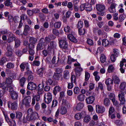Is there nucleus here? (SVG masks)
I'll use <instances>...</instances> for the list:
<instances>
[{
  "mask_svg": "<svg viewBox=\"0 0 126 126\" xmlns=\"http://www.w3.org/2000/svg\"><path fill=\"white\" fill-rule=\"evenodd\" d=\"M7 90L10 92L11 98L15 100L17 99L18 97V94L14 91L12 87L10 86L7 87Z\"/></svg>",
  "mask_w": 126,
  "mask_h": 126,
  "instance_id": "obj_1",
  "label": "nucleus"
},
{
  "mask_svg": "<svg viewBox=\"0 0 126 126\" xmlns=\"http://www.w3.org/2000/svg\"><path fill=\"white\" fill-rule=\"evenodd\" d=\"M5 72L6 74L10 77V78H12V79H18L19 78H18L16 73L12 72V71L9 69H6Z\"/></svg>",
  "mask_w": 126,
  "mask_h": 126,
  "instance_id": "obj_2",
  "label": "nucleus"
},
{
  "mask_svg": "<svg viewBox=\"0 0 126 126\" xmlns=\"http://www.w3.org/2000/svg\"><path fill=\"white\" fill-rule=\"evenodd\" d=\"M85 9L86 11H90L92 10V7L91 5L88 3L82 4L80 7V10L83 11Z\"/></svg>",
  "mask_w": 126,
  "mask_h": 126,
  "instance_id": "obj_3",
  "label": "nucleus"
},
{
  "mask_svg": "<svg viewBox=\"0 0 126 126\" xmlns=\"http://www.w3.org/2000/svg\"><path fill=\"white\" fill-rule=\"evenodd\" d=\"M60 47L62 49L66 50L68 49V44L67 41L63 40L58 39Z\"/></svg>",
  "mask_w": 126,
  "mask_h": 126,
  "instance_id": "obj_4",
  "label": "nucleus"
},
{
  "mask_svg": "<svg viewBox=\"0 0 126 126\" xmlns=\"http://www.w3.org/2000/svg\"><path fill=\"white\" fill-rule=\"evenodd\" d=\"M23 104L27 107L30 106V103L31 102V97L30 96H28L25 97L23 99Z\"/></svg>",
  "mask_w": 126,
  "mask_h": 126,
  "instance_id": "obj_5",
  "label": "nucleus"
},
{
  "mask_svg": "<svg viewBox=\"0 0 126 126\" xmlns=\"http://www.w3.org/2000/svg\"><path fill=\"white\" fill-rule=\"evenodd\" d=\"M125 94H126V91H122L119 93L118 95L119 100L120 101V104H124L125 101L124 97Z\"/></svg>",
  "mask_w": 126,
  "mask_h": 126,
  "instance_id": "obj_6",
  "label": "nucleus"
},
{
  "mask_svg": "<svg viewBox=\"0 0 126 126\" xmlns=\"http://www.w3.org/2000/svg\"><path fill=\"white\" fill-rule=\"evenodd\" d=\"M39 118L38 114L36 112H34L31 115L28 114L26 116V119L28 121H31Z\"/></svg>",
  "mask_w": 126,
  "mask_h": 126,
  "instance_id": "obj_7",
  "label": "nucleus"
},
{
  "mask_svg": "<svg viewBox=\"0 0 126 126\" xmlns=\"http://www.w3.org/2000/svg\"><path fill=\"white\" fill-rule=\"evenodd\" d=\"M52 99V95L50 93H48L46 94L44 96V102L48 104L51 101Z\"/></svg>",
  "mask_w": 126,
  "mask_h": 126,
  "instance_id": "obj_8",
  "label": "nucleus"
},
{
  "mask_svg": "<svg viewBox=\"0 0 126 126\" xmlns=\"http://www.w3.org/2000/svg\"><path fill=\"white\" fill-rule=\"evenodd\" d=\"M45 44L44 39H41L39 41V43L37 45L36 48L37 50L43 49L45 46Z\"/></svg>",
  "mask_w": 126,
  "mask_h": 126,
  "instance_id": "obj_9",
  "label": "nucleus"
},
{
  "mask_svg": "<svg viewBox=\"0 0 126 126\" xmlns=\"http://www.w3.org/2000/svg\"><path fill=\"white\" fill-rule=\"evenodd\" d=\"M7 104L8 107L11 108L12 110H16L17 109L18 105L16 102L12 103L9 101L8 102Z\"/></svg>",
  "mask_w": 126,
  "mask_h": 126,
  "instance_id": "obj_10",
  "label": "nucleus"
},
{
  "mask_svg": "<svg viewBox=\"0 0 126 126\" xmlns=\"http://www.w3.org/2000/svg\"><path fill=\"white\" fill-rule=\"evenodd\" d=\"M37 87L36 84L32 82H29L28 83L27 88L31 90H34L36 89Z\"/></svg>",
  "mask_w": 126,
  "mask_h": 126,
  "instance_id": "obj_11",
  "label": "nucleus"
},
{
  "mask_svg": "<svg viewBox=\"0 0 126 126\" xmlns=\"http://www.w3.org/2000/svg\"><path fill=\"white\" fill-rule=\"evenodd\" d=\"M85 114V112L83 111L80 113H78L75 115V118L77 120H79L82 117L84 116Z\"/></svg>",
  "mask_w": 126,
  "mask_h": 126,
  "instance_id": "obj_12",
  "label": "nucleus"
},
{
  "mask_svg": "<svg viewBox=\"0 0 126 126\" xmlns=\"http://www.w3.org/2000/svg\"><path fill=\"white\" fill-rule=\"evenodd\" d=\"M43 88V85H42L41 84H39L37 87L36 89L37 93L39 94H42L44 92Z\"/></svg>",
  "mask_w": 126,
  "mask_h": 126,
  "instance_id": "obj_13",
  "label": "nucleus"
},
{
  "mask_svg": "<svg viewBox=\"0 0 126 126\" xmlns=\"http://www.w3.org/2000/svg\"><path fill=\"white\" fill-rule=\"evenodd\" d=\"M96 111L98 113H102L104 112L105 108L103 106H101L99 105L96 106Z\"/></svg>",
  "mask_w": 126,
  "mask_h": 126,
  "instance_id": "obj_14",
  "label": "nucleus"
},
{
  "mask_svg": "<svg viewBox=\"0 0 126 126\" xmlns=\"http://www.w3.org/2000/svg\"><path fill=\"white\" fill-rule=\"evenodd\" d=\"M95 100L94 97L93 96H90L87 97L86 99V103L89 104L93 103Z\"/></svg>",
  "mask_w": 126,
  "mask_h": 126,
  "instance_id": "obj_15",
  "label": "nucleus"
},
{
  "mask_svg": "<svg viewBox=\"0 0 126 126\" xmlns=\"http://www.w3.org/2000/svg\"><path fill=\"white\" fill-rule=\"evenodd\" d=\"M96 10L99 12L102 11L105 9V6L102 4L96 5Z\"/></svg>",
  "mask_w": 126,
  "mask_h": 126,
  "instance_id": "obj_16",
  "label": "nucleus"
},
{
  "mask_svg": "<svg viewBox=\"0 0 126 126\" xmlns=\"http://www.w3.org/2000/svg\"><path fill=\"white\" fill-rule=\"evenodd\" d=\"M116 4L114 3H112L110 7L109 8V9L110 12L111 13H113L116 11L115 7L116 6Z\"/></svg>",
  "mask_w": 126,
  "mask_h": 126,
  "instance_id": "obj_17",
  "label": "nucleus"
},
{
  "mask_svg": "<svg viewBox=\"0 0 126 126\" xmlns=\"http://www.w3.org/2000/svg\"><path fill=\"white\" fill-rule=\"evenodd\" d=\"M61 90V88L59 86H56L54 88L53 91L54 94L55 95L57 93L60 92Z\"/></svg>",
  "mask_w": 126,
  "mask_h": 126,
  "instance_id": "obj_18",
  "label": "nucleus"
},
{
  "mask_svg": "<svg viewBox=\"0 0 126 126\" xmlns=\"http://www.w3.org/2000/svg\"><path fill=\"white\" fill-rule=\"evenodd\" d=\"M30 30V27L28 25H25L23 34L25 35H27Z\"/></svg>",
  "mask_w": 126,
  "mask_h": 126,
  "instance_id": "obj_19",
  "label": "nucleus"
},
{
  "mask_svg": "<svg viewBox=\"0 0 126 126\" xmlns=\"http://www.w3.org/2000/svg\"><path fill=\"white\" fill-rule=\"evenodd\" d=\"M104 105L106 107H109L110 105V101L109 98L106 97L103 100Z\"/></svg>",
  "mask_w": 126,
  "mask_h": 126,
  "instance_id": "obj_20",
  "label": "nucleus"
},
{
  "mask_svg": "<svg viewBox=\"0 0 126 126\" xmlns=\"http://www.w3.org/2000/svg\"><path fill=\"white\" fill-rule=\"evenodd\" d=\"M62 104L63 105L67 107H69L70 106V104L69 103L66 98L62 99Z\"/></svg>",
  "mask_w": 126,
  "mask_h": 126,
  "instance_id": "obj_21",
  "label": "nucleus"
},
{
  "mask_svg": "<svg viewBox=\"0 0 126 126\" xmlns=\"http://www.w3.org/2000/svg\"><path fill=\"white\" fill-rule=\"evenodd\" d=\"M67 37L68 39L72 42H76L77 41V40L72 35L69 34L67 35Z\"/></svg>",
  "mask_w": 126,
  "mask_h": 126,
  "instance_id": "obj_22",
  "label": "nucleus"
},
{
  "mask_svg": "<svg viewBox=\"0 0 126 126\" xmlns=\"http://www.w3.org/2000/svg\"><path fill=\"white\" fill-rule=\"evenodd\" d=\"M26 81V78L24 77H22L19 80V83L20 86L21 87H24Z\"/></svg>",
  "mask_w": 126,
  "mask_h": 126,
  "instance_id": "obj_23",
  "label": "nucleus"
},
{
  "mask_svg": "<svg viewBox=\"0 0 126 126\" xmlns=\"http://www.w3.org/2000/svg\"><path fill=\"white\" fill-rule=\"evenodd\" d=\"M15 66L14 63L10 62L8 63L6 65V67L8 69H13Z\"/></svg>",
  "mask_w": 126,
  "mask_h": 126,
  "instance_id": "obj_24",
  "label": "nucleus"
},
{
  "mask_svg": "<svg viewBox=\"0 0 126 126\" xmlns=\"http://www.w3.org/2000/svg\"><path fill=\"white\" fill-rule=\"evenodd\" d=\"M28 63H23L20 64V67L21 70L22 69L24 70L26 66V69L27 70H28Z\"/></svg>",
  "mask_w": 126,
  "mask_h": 126,
  "instance_id": "obj_25",
  "label": "nucleus"
},
{
  "mask_svg": "<svg viewBox=\"0 0 126 126\" xmlns=\"http://www.w3.org/2000/svg\"><path fill=\"white\" fill-rule=\"evenodd\" d=\"M6 87H3L2 88L3 90H0V98H3L4 95L6 92L5 89Z\"/></svg>",
  "mask_w": 126,
  "mask_h": 126,
  "instance_id": "obj_26",
  "label": "nucleus"
},
{
  "mask_svg": "<svg viewBox=\"0 0 126 126\" xmlns=\"http://www.w3.org/2000/svg\"><path fill=\"white\" fill-rule=\"evenodd\" d=\"M4 4L6 6H10L11 8L13 7L12 5V3L11 2V0H5Z\"/></svg>",
  "mask_w": 126,
  "mask_h": 126,
  "instance_id": "obj_27",
  "label": "nucleus"
},
{
  "mask_svg": "<svg viewBox=\"0 0 126 126\" xmlns=\"http://www.w3.org/2000/svg\"><path fill=\"white\" fill-rule=\"evenodd\" d=\"M85 97V95L83 94H80L77 97L78 99L80 101H84Z\"/></svg>",
  "mask_w": 126,
  "mask_h": 126,
  "instance_id": "obj_28",
  "label": "nucleus"
},
{
  "mask_svg": "<svg viewBox=\"0 0 126 126\" xmlns=\"http://www.w3.org/2000/svg\"><path fill=\"white\" fill-rule=\"evenodd\" d=\"M83 104L81 102H79L78 103L77 105L76 109L78 111L80 110L83 107Z\"/></svg>",
  "mask_w": 126,
  "mask_h": 126,
  "instance_id": "obj_29",
  "label": "nucleus"
},
{
  "mask_svg": "<svg viewBox=\"0 0 126 126\" xmlns=\"http://www.w3.org/2000/svg\"><path fill=\"white\" fill-rule=\"evenodd\" d=\"M102 45L103 46L106 47L109 46V41L106 39H104L102 41Z\"/></svg>",
  "mask_w": 126,
  "mask_h": 126,
  "instance_id": "obj_30",
  "label": "nucleus"
},
{
  "mask_svg": "<svg viewBox=\"0 0 126 126\" xmlns=\"http://www.w3.org/2000/svg\"><path fill=\"white\" fill-rule=\"evenodd\" d=\"M63 77L65 79H67L69 78V73L68 70H66L64 71L63 73Z\"/></svg>",
  "mask_w": 126,
  "mask_h": 126,
  "instance_id": "obj_31",
  "label": "nucleus"
},
{
  "mask_svg": "<svg viewBox=\"0 0 126 126\" xmlns=\"http://www.w3.org/2000/svg\"><path fill=\"white\" fill-rule=\"evenodd\" d=\"M49 46L50 47L55 49L56 48L57 44L55 42L52 41L50 42Z\"/></svg>",
  "mask_w": 126,
  "mask_h": 126,
  "instance_id": "obj_32",
  "label": "nucleus"
},
{
  "mask_svg": "<svg viewBox=\"0 0 126 126\" xmlns=\"http://www.w3.org/2000/svg\"><path fill=\"white\" fill-rule=\"evenodd\" d=\"M15 47L16 48H17L20 46L21 42L20 40L17 38H16L15 41Z\"/></svg>",
  "mask_w": 126,
  "mask_h": 126,
  "instance_id": "obj_33",
  "label": "nucleus"
},
{
  "mask_svg": "<svg viewBox=\"0 0 126 126\" xmlns=\"http://www.w3.org/2000/svg\"><path fill=\"white\" fill-rule=\"evenodd\" d=\"M45 68L42 67L39 69L37 71L38 74L40 77H42L43 74V73L45 70Z\"/></svg>",
  "mask_w": 126,
  "mask_h": 126,
  "instance_id": "obj_34",
  "label": "nucleus"
},
{
  "mask_svg": "<svg viewBox=\"0 0 126 126\" xmlns=\"http://www.w3.org/2000/svg\"><path fill=\"white\" fill-rule=\"evenodd\" d=\"M62 25V23L60 21H57L55 22L54 24V27L57 29H59Z\"/></svg>",
  "mask_w": 126,
  "mask_h": 126,
  "instance_id": "obj_35",
  "label": "nucleus"
},
{
  "mask_svg": "<svg viewBox=\"0 0 126 126\" xmlns=\"http://www.w3.org/2000/svg\"><path fill=\"white\" fill-rule=\"evenodd\" d=\"M29 41L30 43L35 44L37 42V39L36 38L33 37H31L30 38Z\"/></svg>",
  "mask_w": 126,
  "mask_h": 126,
  "instance_id": "obj_36",
  "label": "nucleus"
},
{
  "mask_svg": "<svg viewBox=\"0 0 126 126\" xmlns=\"http://www.w3.org/2000/svg\"><path fill=\"white\" fill-rule=\"evenodd\" d=\"M60 112L62 114H65L67 112V109L66 108L64 107H62L61 108Z\"/></svg>",
  "mask_w": 126,
  "mask_h": 126,
  "instance_id": "obj_37",
  "label": "nucleus"
},
{
  "mask_svg": "<svg viewBox=\"0 0 126 126\" xmlns=\"http://www.w3.org/2000/svg\"><path fill=\"white\" fill-rule=\"evenodd\" d=\"M113 79L114 80V83L117 84H119L120 82V79L117 76H114L113 78Z\"/></svg>",
  "mask_w": 126,
  "mask_h": 126,
  "instance_id": "obj_38",
  "label": "nucleus"
},
{
  "mask_svg": "<svg viewBox=\"0 0 126 126\" xmlns=\"http://www.w3.org/2000/svg\"><path fill=\"white\" fill-rule=\"evenodd\" d=\"M15 53L16 55L18 57H21L22 55L21 51L19 49H15Z\"/></svg>",
  "mask_w": 126,
  "mask_h": 126,
  "instance_id": "obj_39",
  "label": "nucleus"
},
{
  "mask_svg": "<svg viewBox=\"0 0 126 126\" xmlns=\"http://www.w3.org/2000/svg\"><path fill=\"white\" fill-rule=\"evenodd\" d=\"M54 49L50 47L49 45H48L47 49V51L48 52V54L50 55L51 54L53 53H54Z\"/></svg>",
  "mask_w": 126,
  "mask_h": 126,
  "instance_id": "obj_40",
  "label": "nucleus"
},
{
  "mask_svg": "<svg viewBox=\"0 0 126 126\" xmlns=\"http://www.w3.org/2000/svg\"><path fill=\"white\" fill-rule=\"evenodd\" d=\"M12 79L11 78H7L6 79L5 84H7L10 85L12 83Z\"/></svg>",
  "mask_w": 126,
  "mask_h": 126,
  "instance_id": "obj_41",
  "label": "nucleus"
},
{
  "mask_svg": "<svg viewBox=\"0 0 126 126\" xmlns=\"http://www.w3.org/2000/svg\"><path fill=\"white\" fill-rule=\"evenodd\" d=\"M126 87V82H122L120 85V89L125 91L124 89Z\"/></svg>",
  "mask_w": 126,
  "mask_h": 126,
  "instance_id": "obj_42",
  "label": "nucleus"
},
{
  "mask_svg": "<svg viewBox=\"0 0 126 126\" xmlns=\"http://www.w3.org/2000/svg\"><path fill=\"white\" fill-rule=\"evenodd\" d=\"M22 115V114L21 112H16V118L19 119L20 121H21Z\"/></svg>",
  "mask_w": 126,
  "mask_h": 126,
  "instance_id": "obj_43",
  "label": "nucleus"
},
{
  "mask_svg": "<svg viewBox=\"0 0 126 126\" xmlns=\"http://www.w3.org/2000/svg\"><path fill=\"white\" fill-rule=\"evenodd\" d=\"M100 61L102 63H104L106 61V57L103 54H101L100 57Z\"/></svg>",
  "mask_w": 126,
  "mask_h": 126,
  "instance_id": "obj_44",
  "label": "nucleus"
},
{
  "mask_svg": "<svg viewBox=\"0 0 126 126\" xmlns=\"http://www.w3.org/2000/svg\"><path fill=\"white\" fill-rule=\"evenodd\" d=\"M56 28H54L52 29V32L53 34H54L56 36H59L60 32Z\"/></svg>",
  "mask_w": 126,
  "mask_h": 126,
  "instance_id": "obj_45",
  "label": "nucleus"
},
{
  "mask_svg": "<svg viewBox=\"0 0 126 126\" xmlns=\"http://www.w3.org/2000/svg\"><path fill=\"white\" fill-rule=\"evenodd\" d=\"M79 33L80 35H84L86 32L85 29H83L82 30L81 29H78Z\"/></svg>",
  "mask_w": 126,
  "mask_h": 126,
  "instance_id": "obj_46",
  "label": "nucleus"
},
{
  "mask_svg": "<svg viewBox=\"0 0 126 126\" xmlns=\"http://www.w3.org/2000/svg\"><path fill=\"white\" fill-rule=\"evenodd\" d=\"M114 70V68L112 65H109L108 69V71L109 73H111L113 72Z\"/></svg>",
  "mask_w": 126,
  "mask_h": 126,
  "instance_id": "obj_47",
  "label": "nucleus"
},
{
  "mask_svg": "<svg viewBox=\"0 0 126 126\" xmlns=\"http://www.w3.org/2000/svg\"><path fill=\"white\" fill-rule=\"evenodd\" d=\"M16 38V37L15 36H14L12 37H9V38L7 39V42L8 43H11L13 42L14 41H15Z\"/></svg>",
  "mask_w": 126,
  "mask_h": 126,
  "instance_id": "obj_48",
  "label": "nucleus"
},
{
  "mask_svg": "<svg viewBox=\"0 0 126 126\" xmlns=\"http://www.w3.org/2000/svg\"><path fill=\"white\" fill-rule=\"evenodd\" d=\"M115 111V109L112 106H111L110 107L109 111V115L112 114Z\"/></svg>",
  "mask_w": 126,
  "mask_h": 126,
  "instance_id": "obj_49",
  "label": "nucleus"
},
{
  "mask_svg": "<svg viewBox=\"0 0 126 126\" xmlns=\"http://www.w3.org/2000/svg\"><path fill=\"white\" fill-rule=\"evenodd\" d=\"M58 103L57 100L55 99L53 100L52 101L51 108H53L57 106V105Z\"/></svg>",
  "mask_w": 126,
  "mask_h": 126,
  "instance_id": "obj_50",
  "label": "nucleus"
},
{
  "mask_svg": "<svg viewBox=\"0 0 126 126\" xmlns=\"http://www.w3.org/2000/svg\"><path fill=\"white\" fill-rule=\"evenodd\" d=\"M40 62L38 61L34 60L32 62V65L33 66H39L40 64Z\"/></svg>",
  "mask_w": 126,
  "mask_h": 126,
  "instance_id": "obj_51",
  "label": "nucleus"
},
{
  "mask_svg": "<svg viewBox=\"0 0 126 126\" xmlns=\"http://www.w3.org/2000/svg\"><path fill=\"white\" fill-rule=\"evenodd\" d=\"M90 77V75L89 73L87 71L85 72V80L88 81Z\"/></svg>",
  "mask_w": 126,
  "mask_h": 126,
  "instance_id": "obj_52",
  "label": "nucleus"
},
{
  "mask_svg": "<svg viewBox=\"0 0 126 126\" xmlns=\"http://www.w3.org/2000/svg\"><path fill=\"white\" fill-rule=\"evenodd\" d=\"M83 25V23L81 21H78L77 25V27L79 29H80L82 27Z\"/></svg>",
  "mask_w": 126,
  "mask_h": 126,
  "instance_id": "obj_53",
  "label": "nucleus"
},
{
  "mask_svg": "<svg viewBox=\"0 0 126 126\" xmlns=\"http://www.w3.org/2000/svg\"><path fill=\"white\" fill-rule=\"evenodd\" d=\"M73 5L72 3L71 2H68L67 4V7L69 10L72 11L73 10Z\"/></svg>",
  "mask_w": 126,
  "mask_h": 126,
  "instance_id": "obj_54",
  "label": "nucleus"
},
{
  "mask_svg": "<svg viewBox=\"0 0 126 126\" xmlns=\"http://www.w3.org/2000/svg\"><path fill=\"white\" fill-rule=\"evenodd\" d=\"M113 83V81L110 79H108L106 80L105 83L106 85H110L112 84Z\"/></svg>",
  "mask_w": 126,
  "mask_h": 126,
  "instance_id": "obj_55",
  "label": "nucleus"
},
{
  "mask_svg": "<svg viewBox=\"0 0 126 126\" xmlns=\"http://www.w3.org/2000/svg\"><path fill=\"white\" fill-rule=\"evenodd\" d=\"M113 54L115 55L116 57H117L119 55V51L117 49H114L113 50Z\"/></svg>",
  "mask_w": 126,
  "mask_h": 126,
  "instance_id": "obj_56",
  "label": "nucleus"
},
{
  "mask_svg": "<svg viewBox=\"0 0 126 126\" xmlns=\"http://www.w3.org/2000/svg\"><path fill=\"white\" fill-rule=\"evenodd\" d=\"M108 97L109 99L111 100L112 99L115 98V96L114 94L112 93H110L108 95Z\"/></svg>",
  "mask_w": 126,
  "mask_h": 126,
  "instance_id": "obj_57",
  "label": "nucleus"
},
{
  "mask_svg": "<svg viewBox=\"0 0 126 126\" xmlns=\"http://www.w3.org/2000/svg\"><path fill=\"white\" fill-rule=\"evenodd\" d=\"M73 92L75 94H78L80 92V89L78 87H76L74 89Z\"/></svg>",
  "mask_w": 126,
  "mask_h": 126,
  "instance_id": "obj_58",
  "label": "nucleus"
},
{
  "mask_svg": "<svg viewBox=\"0 0 126 126\" xmlns=\"http://www.w3.org/2000/svg\"><path fill=\"white\" fill-rule=\"evenodd\" d=\"M13 54V52L11 50L7 51L5 55L7 57H11Z\"/></svg>",
  "mask_w": 126,
  "mask_h": 126,
  "instance_id": "obj_59",
  "label": "nucleus"
},
{
  "mask_svg": "<svg viewBox=\"0 0 126 126\" xmlns=\"http://www.w3.org/2000/svg\"><path fill=\"white\" fill-rule=\"evenodd\" d=\"M27 14L29 16L33 15V13L32 10H27Z\"/></svg>",
  "mask_w": 126,
  "mask_h": 126,
  "instance_id": "obj_60",
  "label": "nucleus"
},
{
  "mask_svg": "<svg viewBox=\"0 0 126 126\" xmlns=\"http://www.w3.org/2000/svg\"><path fill=\"white\" fill-rule=\"evenodd\" d=\"M27 16L24 14H22L20 16L21 20L22 21V20H25L27 19L28 18Z\"/></svg>",
  "mask_w": 126,
  "mask_h": 126,
  "instance_id": "obj_61",
  "label": "nucleus"
},
{
  "mask_svg": "<svg viewBox=\"0 0 126 126\" xmlns=\"http://www.w3.org/2000/svg\"><path fill=\"white\" fill-rule=\"evenodd\" d=\"M90 117L88 115L85 116L84 118V121L86 123H88L90 120Z\"/></svg>",
  "mask_w": 126,
  "mask_h": 126,
  "instance_id": "obj_62",
  "label": "nucleus"
},
{
  "mask_svg": "<svg viewBox=\"0 0 126 126\" xmlns=\"http://www.w3.org/2000/svg\"><path fill=\"white\" fill-rule=\"evenodd\" d=\"M64 30L65 32H69L71 31L70 28L68 26H67L66 27H65Z\"/></svg>",
  "mask_w": 126,
  "mask_h": 126,
  "instance_id": "obj_63",
  "label": "nucleus"
},
{
  "mask_svg": "<svg viewBox=\"0 0 126 126\" xmlns=\"http://www.w3.org/2000/svg\"><path fill=\"white\" fill-rule=\"evenodd\" d=\"M53 78L57 80H58L60 78L59 74L57 73H55L53 77Z\"/></svg>",
  "mask_w": 126,
  "mask_h": 126,
  "instance_id": "obj_64",
  "label": "nucleus"
}]
</instances>
